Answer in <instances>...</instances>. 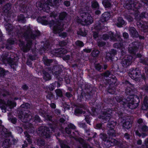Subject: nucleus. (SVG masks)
<instances>
[{
  "mask_svg": "<svg viewBox=\"0 0 148 148\" xmlns=\"http://www.w3.org/2000/svg\"><path fill=\"white\" fill-rule=\"evenodd\" d=\"M50 26L53 28V32L55 34H59V36L62 38H64L67 36L65 32H61L63 30V25L59 23H54L52 21L50 24Z\"/></svg>",
  "mask_w": 148,
  "mask_h": 148,
  "instance_id": "1",
  "label": "nucleus"
},
{
  "mask_svg": "<svg viewBox=\"0 0 148 148\" xmlns=\"http://www.w3.org/2000/svg\"><path fill=\"white\" fill-rule=\"evenodd\" d=\"M81 18L77 20V22L83 25H88L91 24L93 20L90 15L88 13L81 12L80 13Z\"/></svg>",
  "mask_w": 148,
  "mask_h": 148,
  "instance_id": "2",
  "label": "nucleus"
},
{
  "mask_svg": "<svg viewBox=\"0 0 148 148\" xmlns=\"http://www.w3.org/2000/svg\"><path fill=\"white\" fill-rule=\"evenodd\" d=\"M16 105L14 102L8 101L7 103L2 100H0V108L2 112H5L6 110H9V109L15 106Z\"/></svg>",
  "mask_w": 148,
  "mask_h": 148,
  "instance_id": "3",
  "label": "nucleus"
},
{
  "mask_svg": "<svg viewBox=\"0 0 148 148\" xmlns=\"http://www.w3.org/2000/svg\"><path fill=\"white\" fill-rule=\"evenodd\" d=\"M117 101L121 102V103L122 104L124 105H125L124 103H128L127 106L129 107V108L132 109H134L136 108L138 106V102H132L133 100H130L129 103L126 102V103H125L124 102L126 100L125 99H121V98L117 97L116 98Z\"/></svg>",
  "mask_w": 148,
  "mask_h": 148,
  "instance_id": "4",
  "label": "nucleus"
},
{
  "mask_svg": "<svg viewBox=\"0 0 148 148\" xmlns=\"http://www.w3.org/2000/svg\"><path fill=\"white\" fill-rule=\"evenodd\" d=\"M46 127H40L37 132V133L45 136L46 138L50 137V130H49Z\"/></svg>",
  "mask_w": 148,
  "mask_h": 148,
  "instance_id": "5",
  "label": "nucleus"
},
{
  "mask_svg": "<svg viewBox=\"0 0 148 148\" xmlns=\"http://www.w3.org/2000/svg\"><path fill=\"white\" fill-rule=\"evenodd\" d=\"M132 57L130 56H127L124 60H123L122 64L123 67H126L129 66L131 63V60Z\"/></svg>",
  "mask_w": 148,
  "mask_h": 148,
  "instance_id": "6",
  "label": "nucleus"
},
{
  "mask_svg": "<svg viewBox=\"0 0 148 148\" xmlns=\"http://www.w3.org/2000/svg\"><path fill=\"white\" fill-rule=\"evenodd\" d=\"M141 130L142 131L141 135L138 132H136V135L139 136H142L143 137L147 136L148 134V128L146 126H144L142 128Z\"/></svg>",
  "mask_w": 148,
  "mask_h": 148,
  "instance_id": "7",
  "label": "nucleus"
},
{
  "mask_svg": "<svg viewBox=\"0 0 148 148\" xmlns=\"http://www.w3.org/2000/svg\"><path fill=\"white\" fill-rule=\"evenodd\" d=\"M138 73L136 70H133L129 75L132 79L137 80H138V78L140 77Z\"/></svg>",
  "mask_w": 148,
  "mask_h": 148,
  "instance_id": "8",
  "label": "nucleus"
},
{
  "mask_svg": "<svg viewBox=\"0 0 148 148\" xmlns=\"http://www.w3.org/2000/svg\"><path fill=\"white\" fill-rule=\"evenodd\" d=\"M110 13L108 12H104L102 15V20L103 21H107L110 18Z\"/></svg>",
  "mask_w": 148,
  "mask_h": 148,
  "instance_id": "9",
  "label": "nucleus"
},
{
  "mask_svg": "<svg viewBox=\"0 0 148 148\" xmlns=\"http://www.w3.org/2000/svg\"><path fill=\"white\" fill-rule=\"evenodd\" d=\"M109 34L111 40L113 41L120 40V38L119 36H116L114 38V37L113 36V34L112 32H110Z\"/></svg>",
  "mask_w": 148,
  "mask_h": 148,
  "instance_id": "10",
  "label": "nucleus"
},
{
  "mask_svg": "<svg viewBox=\"0 0 148 148\" xmlns=\"http://www.w3.org/2000/svg\"><path fill=\"white\" fill-rule=\"evenodd\" d=\"M125 22L121 18H118L116 25L119 27H121L122 25L125 24Z\"/></svg>",
  "mask_w": 148,
  "mask_h": 148,
  "instance_id": "11",
  "label": "nucleus"
},
{
  "mask_svg": "<svg viewBox=\"0 0 148 148\" xmlns=\"http://www.w3.org/2000/svg\"><path fill=\"white\" fill-rule=\"evenodd\" d=\"M117 143L118 142L116 140L112 139L111 141H107L106 142V144L109 147L110 146H113L114 145H117L118 144Z\"/></svg>",
  "mask_w": 148,
  "mask_h": 148,
  "instance_id": "12",
  "label": "nucleus"
},
{
  "mask_svg": "<svg viewBox=\"0 0 148 148\" xmlns=\"http://www.w3.org/2000/svg\"><path fill=\"white\" fill-rule=\"evenodd\" d=\"M11 143L9 142V138L6 139L3 142V147H8L11 145Z\"/></svg>",
  "mask_w": 148,
  "mask_h": 148,
  "instance_id": "13",
  "label": "nucleus"
},
{
  "mask_svg": "<svg viewBox=\"0 0 148 148\" xmlns=\"http://www.w3.org/2000/svg\"><path fill=\"white\" fill-rule=\"evenodd\" d=\"M14 60L13 58H12V59L11 58L8 57L4 59L3 62L5 64L6 63H12L14 62Z\"/></svg>",
  "mask_w": 148,
  "mask_h": 148,
  "instance_id": "14",
  "label": "nucleus"
},
{
  "mask_svg": "<svg viewBox=\"0 0 148 148\" xmlns=\"http://www.w3.org/2000/svg\"><path fill=\"white\" fill-rule=\"evenodd\" d=\"M123 126L124 128L128 129L132 126V125L130 122L126 121L123 123Z\"/></svg>",
  "mask_w": 148,
  "mask_h": 148,
  "instance_id": "15",
  "label": "nucleus"
},
{
  "mask_svg": "<svg viewBox=\"0 0 148 148\" xmlns=\"http://www.w3.org/2000/svg\"><path fill=\"white\" fill-rule=\"evenodd\" d=\"M130 32L134 36H136L138 34V32L134 27H132L130 30Z\"/></svg>",
  "mask_w": 148,
  "mask_h": 148,
  "instance_id": "16",
  "label": "nucleus"
},
{
  "mask_svg": "<svg viewBox=\"0 0 148 148\" xmlns=\"http://www.w3.org/2000/svg\"><path fill=\"white\" fill-rule=\"evenodd\" d=\"M10 5L8 4L4 6L3 8V10L5 12H7L10 9Z\"/></svg>",
  "mask_w": 148,
  "mask_h": 148,
  "instance_id": "17",
  "label": "nucleus"
},
{
  "mask_svg": "<svg viewBox=\"0 0 148 148\" xmlns=\"http://www.w3.org/2000/svg\"><path fill=\"white\" fill-rule=\"evenodd\" d=\"M5 27L7 30H11L12 29L11 25L8 23H7L5 25Z\"/></svg>",
  "mask_w": 148,
  "mask_h": 148,
  "instance_id": "18",
  "label": "nucleus"
},
{
  "mask_svg": "<svg viewBox=\"0 0 148 148\" xmlns=\"http://www.w3.org/2000/svg\"><path fill=\"white\" fill-rule=\"evenodd\" d=\"M51 77L49 74L48 73H47L44 74V78L46 80L50 79Z\"/></svg>",
  "mask_w": 148,
  "mask_h": 148,
  "instance_id": "19",
  "label": "nucleus"
},
{
  "mask_svg": "<svg viewBox=\"0 0 148 148\" xmlns=\"http://www.w3.org/2000/svg\"><path fill=\"white\" fill-rule=\"evenodd\" d=\"M92 6L93 8H99V5L97 2H92Z\"/></svg>",
  "mask_w": 148,
  "mask_h": 148,
  "instance_id": "20",
  "label": "nucleus"
},
{
  "mask_svg": "<svg viewBox=\"0 0 148 148\" xmlns=\"http://www.w3.org/2000/svg\"><path fill=\"white\" fill-rule=\"evenodd\" d=\"M103 5L104 6L105 8H108L110 7L111 4L110 3L108 2L103 1Z\"/></svg>",
  "mask_w": 148,
  "mask_h": 148,
  "instance_id": "21",
  "label": "nucleus"
},
{
  "mask_svg": "<svg viewBox=\"0 0 148 148\" xmlns=\"http://www.w3.org/2000/svg\"><path fill=\"white\" fill-rule=\"evenodd\" d=\"M99 51L97 50H95L92 52V55L93 57L97 56L99 53Z\"/></svg>",
  "mask_w": 148,
  "mask_h": 148,
  "instance_id": "22",
  "label": "nucleus"
},
{
  "mask_svg": "<svg viewBox=\"0 0 148 148\" xmlns=\"http://www.w3.org/2000/svg\"><path fill=\"white\" fill-rule=\"evenodd\" d=\"M66 14L65 12L61 13L59 16V18L60 19H63L66 16Z\"/></svg>",
  "mask_w": 148,
  "mask_h": 148,
  "instance_id": "23",
  "label": "nucleus"
},
{
  "mask_svg": "<svg viewBox=\"0 0 148 148\" xmlns=\"http://www.w3.org/2000/svg\"><path fill=\"white\" fill-rule=\"evenodd\" d=\"M30 105L28 103H26L23 104L21 106V108H28L29 107Z\"/></svg>",
  "mask_w": 148,
  "mask_h": 148,
  "instance_id": "24",
  "label": "nucleus"
},
{
  "mask_svg": "<svg viewBox=\"0 0 148 148\" xmlns=\"http://www.w3.org/2000/svg\"><path fill=\"white\" fill-rule=\"evenodd\" d=\"M39 146H42L44 145V141L42 140H38L37 142Z\"/></svg>",
  "mask_w": 148,
  "mask_h": 148,
  "instance_id": "25",
  "label": "nucleus"
},
{
  "mask_svg": "<svg viewBox=\"0 0 148 148\" xmlns=\"http://www.w3.org/2000/svg\"><path fill=\"white\" fill-rule=\"evenodd\" d=\"M25 134L27 138L26 139L28 141V142L30 143L31 142V140L30 139V136L28 134H27V133L26 132H25Z\"/></svg>",
  "mask_w": 148,
  "mask_h": 148,
  "instance_id": "26",
  "label": "nucleus"
},
{
  "mask_svg": "<svg viewBox=\"0 0 148 148\" xmlns=\"http://www.w3.org/2000/svg\"><path fill=\"white\" fill-rule=\"evenodd\" d=\"M56 92L58 96H61L62 95V93L60 90L59 89L56 90Z\"/></svg>",
  "mask_w": 148,
  "mask_h": 148,
  "instance_id": "27",
  "label": "nucleus"
},
{
  "mask_svg": "<svg viewBox=\"0 0 148 148\" xmlns=\"http://www.w3.org/2000/svg\"><path fill=\"white\" fill-rule=\"evenodd\" d=\"M76 44L77 45L82 47L84 46V44L82 42L80 41H77L76 42Z\"/></svg>",
  "mask_w": 148,
  "mask_h": 148,
  "instance_id": "28",
  "label": "nucleus"
},
{
  "mask_svg": "<svg viewBox=\"0 0 148 148\" xmlns=\"http://www.w3.org/2000/svg\"><path fill=\"white\" fill-rule=\"evenodd\" d=\"M52 61L51 60L46 59L44 60V62L45 64L48 65H49L50 63Z\"/></svg>",
  "mask_w": 148,
  "mask_h": 148,
  "instance_id": "29",
  "label": "nucleus"
},
{
  "mask_svg": "<svg viewBox=\"0 0 148 148\" xmlns=\"http://www.w3.org/2000/svg\"><path fill=\"white\" fill-rule=\"evenodd\" d=\"M78 113H84V112L82 111V110L77 109L75 110V114H76Z\"/></svg>",
  "mask_w": 148,
  "mask_h": 148,
  "instance_id": "30",
  "label": "nucleus"
},
{
  "mask_svg": "<svg viewBox=\"0 0 148 148\" xmlns=\"http://www.w3.org/2000/svg\"><path fill=\"white\" fill-rule=\"evenodd\" d=\"M31 43L30 42L29 43H28L27 45L26 48L25 49H24V50L25 51H27V50L29 49Z\"/></svg>",
  "mask_w": 148,
  "mask_h": 148,
  "instance_id": "31",
  "label": "nucleus"
},
{
  "mask_svg": "<svg viewBox=\"0 0 148 148\" xmlns=\"http://www.w3.org/2000/svg\"><path fill=\"white\" fill-rule=\"evenodd\" d=\"M111 56H112V54H111L110 53H108L107 54L106 58L107 59H110L111 60L112 59Z\"/></svg>",
  "mask_w": 148,
  "mask_h": 148,
  "instance_id": "32",
  "label": "nucleus"
},
{
  "mask_svg": "<svg viewBox=\"0 0 148 148\" xmlns=\"http://www.w3.org/2000/svg\"><path fill=\"white\" fill-rule=\"evenodd\" d=\"M104 116L103 117H104V119H107L108 120V119H109V117L110 116V114H107L106 113L104 114Z\"/></svg>",
  "mask_w": 148,
  "mask_h": 148,
  "instance_id": "33",
  "label": "nucleus"
},
{
  "mask_svg": "<svg viewBox=\"0 0 148 148\" xmlns=\"http://www.w3.org/2000/svg\"><path fill=\"white\" fill-rule=\"evenodd\" d=\"M96 69L98 71H99L101 68V66L99 64H97L95 66Z\"/></svg>",
  "mask_w": 148,
  "mask_h": 148,
  "instance_id": "34",
  "label": "nucleus"
},
{
  "mask_svg": "<svg viewBox=\"0 0 148 148\" xmlns=\"http://www.w3.org/2000/svg\"><path fill=\"white\" fill-rule=\"evenodd\" d=\"M131 5L130 4H125L124 5V6L125 8H126L128 9H130Z\"/></svg>",
  "mask_w": 148,
  "mask_h": 148,
  "instance_id": "35",
  "label": "nucleus"
},
{
  "mask_svg": "<svg viewBox=\"0 0 148 148\" xmlns=\"http://www.w3.org/2000/svg\"><path fill=\"white\" fill-rule=\"evenodd\" d=\"M68 126V127L70 128L74 129L75 128V126L71 124L69 125Z\"/></svg>",
  "mask_w": 148,
  "mask_h": 148,
  "instance_id": "36",
  "label": "nucleus"
},
{
  "mask_svg": "<svg viewBox=\"0 0 148 148\" xmlns=\"http://www.w3.org/2000/svg\"><path fill=\"white\" fill-rule=\"evenodd\" d=\"M68 126V127L70 128L74 129L75 128V126L71 124L69 125Z\"/></svg>",
  "mask_w": 148,
  "mask_h": 148,
  "instance_id": "37",
  "label": "nucleus"
},
{
  "mask_svg": "<svg viewBox=\"0 0 148 148\" xmlns=\"http://www.w3.org/2000/svg\"><path fill=\"white\" fill-rule=\"evenodd\" d=\"M123 37L125 38H127L128 37V34L126 33H124L123 34Z\"/></svg>",
  "mask_w": 148,
  "mask_h": 148,
  "instance_id": "38",
  "label": "nucleus"
},
{
  "mask_svg": "<svg viewBox=\"0 0 148 148\" xmlns=\"http://www.w3.org/2000/svg\"><path fill=\"white\" fill-rule=\"evenodd\" d=\"M17 130H18V133H21L23 132L22 129L19 127H18L17 128Z\"/></svg>",
  "mask_w": 148,
  "mask_h": 148,
  "instance_id": "39",
  "label": "nucleus"
},
{
  "mask_svg": "<svg viewBox=\"0 0 148 148\" xmlns=\"http://www.w3.org/2000/svg\"><path fill=\"white\" fill-rule=\"evenodd\" d=\"M64 4L66 6H69L70 5V2L68 1H65L64 2Z\"/></svg>",
  "mask_w": 148,
  "mask_h": 148,
  "instance_id": "40",
  "label": "nucleus"
},
{
  "mask_svg": "<svg viewBox=\"0 0 148 148\" xmlns=\"http://www.w3.org/2000/svg\"><path fill=\"white\" fill-rule=\"evenodd\" d=\"M11 121L13 123H15L16 122V119L15 118H13L11 119Z\"/></svg>",
  "mask_w": 148,
  "mask_h": 148,
  "instance_id": "41",
  "label": "nucleus"
},
{
  "mask_svg": "<svg viewBox=\"0 0 148 148\" xmlns=\"http://www.w3.org/2000/svg\"><path fill=\"white\" fill-rule=\"evenodd\" d=\"M108 36H108V35L107 34H104L103 35V38L104 40H106L109 38Z\"/></svg>",
  "mask_w": 148,
  "mask_h": 148,
  "instance_id": "42",
  "label": "nucleus"
},
{
  "mask_svg": "<svg viewBox=\"0 0 148 148\" xmlns=\"http://www.w3.org/2000/svg\"><path fill=\"white\" fill-rule=\"evenodd\" d=\"M101 126V124H97L96 126V129H99Z\"/></svg>",
  "mask_w": 148,
  "mask_h": 148,
  "instance_id": "43",
  "label": "nucleus"
},
{
  "mask_svg": "<svg viewBox=\"0 0 148 148\" xmlns=\"http://www.w3.org/2000/svg\"><path fill=\"white\" fill-rule=\"evenodd\" d=\"M65 130L67 134H69L71 133V130L70 129L66 128L65 129Z\"/></svg>",
  "mask_w": 148,
  "mask_h": 148,
  "instance_id": "44",
  "label": "nucleus"
},
{
  "mask_svg": "<svg viewBox=\"0 0 148 148\" xmlns=\"http://www.w3.org/2000/svg\"><path fill=\"white\" fill-rule=\"evenodd\" d=\"M50 106L51 107L53 108H56V105L53 103H52L51 104Z\"/></svg>",
  "mask_w": 148,
  "mask_h": 148,
  "instance_id": "45",
  "label": "nucleus"
},
{
  "mask_svg": "<svg viewBox=\"0 0 148 148\" xmlns=\"http://www.w3.org/2000/svg\"><path fill=\"white\" fill-rule=\"evenodd\" d=\"M93 36L95 38H96L98 36V34L97 33L95 32L94 33Z\"/></svg>",
  "mask_w": 148,
  "mask_h": 148,
  "instance_id": "46",
  "label": "nucleus"
},
{
  "mask_svg": "<svg viewBox=\"0 0 148 148\" xmlns=\"http://www.w3.org/2000/svg\"><path fill=\"white\" fill-rule=\"evenodd\" d=\"M110 74V73L108 71L104 73V76H105L106 77H108L109 76Z\"/></svg>",
  "mask_w": 148,
  "mask_h": 148,
  "instance_id": "47",
  "label": "nucleus"
},
{
  "mask_svg": "<svg viewBox=\"0 0 148 148\" xmlns=\"http://www.w3.org/2000/svg\"><path fill=\"white\" fill-rule=\"evenodd\" d=\"M62 148H69V147L66 145H61Z\"/></svg>",
  "mask_w": 148,
  "mask_h": 148,
  "instance_id": "48",
  "label": "nucleus"
},
{
  "mask_svg": "<svg viewBox=\"0 0 148 148\" xmlns=\"http://www.w3.org/2000/svg\"><path fill=\"white\" fill-rule=\"evenodd\" d=\"M43 24L44 25H47L48 23V22L46 21H44L42 22Z\"/></svg>",
  "mask_w": 148,
  "mask_h": 148,
  "instance_id": "49",
  "label": "nucleus"
},
{
  "mask_svg": "<svg viewBox=\"0 0 148 148\" xmlns=\"http://www.w3.org/2000/svg\"><path fill=\"white\" fill-rule=\"evenodd\" d=\"M50 16L51 17H55L56 14H55V13H52L50 15Z\"/></svg>",
  "mask_w": 148,
  "mask_h": 148,
  "instance_id": "50",
  "label": "nucleus"
},
{
  "mask_svg": "<svg viewBox=\"0 0 148 148\" xmlns=\"http://www.w3.org/2000/svg\"><path fill=\"white\" fill-rule=\"evenodd\" d=\"M40 120V119L39 117V116H36V117H35V120L36 121H39Z\"/></svg>",
  "mask_w": 148,
  "mask_h": 148,
  "instance_id": "51",
  "label": "nucleus"
},
{
  "mask_svg": "<svg viewBox=\"0 0 148 148\" xmlns=\"http://www.w3.org/2000/svg\"><path fill=\"white\" fill-rule=\"evenodd\" d=\"M84 51L86 53H89L91 51V50L90 49H86L84 50Z\"/></svg>",
  "mask_w": 148,
  "mask_h": 148,
  "instance_id": "52",
  "label": "nucleus"
},
{
  "mask_svg": "<svg viewBox=\"0 0 148 148\" xmlns=\"http://www.w3.org/2000/svg\"><path fill=\"white\" fill-rule=\"evenodd\" d=\"M137 25L138 26V27H141L142 26V25L141 24H140V23L139 22H138L137 23Z\"/></svg>",
  "mask_w": 148,
  "mask_h": 148,
  "instance_id": "53",
  "label": "nucleus"
},
{
  "mask_svg": "<svg viewBox=\"0 0 148 148\" xmlns=\"http://www.w3.org/2000/svg\"><path fill=\"white\" fill-rule=\"evenodd\" d=\"M80 35L83 36H85L86 35V32L83 33V32H81L80 34Z\"/></svg>",
  "mask_w": 148,
  "mask_h": 148,
  "instance_id": "54",
  "label": "nucleus"
},
{
  "mask_svg": "<svg viewBox=\"0 0 148 148\" xmlns=\"http://www.w3.org/2000/svg\"><path fill=\"white\" fill-rule=\"evenodd\" d=\"M143 122L142 119H139L138 120V123H141Z\"/></svg>",
  "mask_w": 148,
  "mask_h": 148,
  "instance_id": "55",
  "label": "nucleus"
},
{
  "mask_svg": "<svg viewBox=\"0 0 148 148\" xmlns=\"http://www.w3.org/2000/svg\"><path fill=\"white\" fill-rule=\"evenodd\" d=\"M22 87L24 89L26 90L27 89V86L26 85H23Z\"/></svg>",
  "mask_w": 148,
  "mask_h": 148,
  "instance_id": "56",
  "label": "nucleus"
},
{
  "mask_svg": "<svg viewBox=\"0 0 148 148\" xmlns=\"http://www.w3.org/2000/svg\"><path fill=\"white\" fill-rule=\"evenodd\" d=\"M66 95L68 97H70L71 96V95L69 93H66Z\"/></svg>",
  "mask_w": 148,
  "mask_h": 148,
  "instance_id": "57",
  "label": "nucleus"
},
{
  "mask_svg": "<svg viewBox=\"0 0 148 148\" xmlns=\"http://www.w3.org/2000/svg\"><path fill=\"white\" fill-rule=\"evenodd\" d=\"M95 13L96 14H99L100 13V12L99 10H97L95 11Z\"/></svg>",
  "mask_w": 148,
  "mask_h": 148,
  "instance_id": "58",
  "label": "nucleus"
},
{
  "mask_svg": "<svg viewBox=\"0 0 148 148\" xmlns=\"http://www.w3.org/2000/svg\"><path fill=\"white\" fill-rule=\"evenodd\" d=\"M134 49H132V50H131L130 49H129V51L131 53H133L134 52Z\"/></svg>",
  "mask_w": 148,
  "mask_h": 148,
  "instance_id": "59",
  "label": "nucleus"
},
{
  "mask_svg": "<svg viewBox=\"0 0 148 148\" xmlns=\"http://www.w3.org/2000/svg\"><path fill=\"white\" fill-rule=\"evenodd\" d=\"M142 143V141L140 140H139L137 141V143L139 145H140Z\"/></svg>",
  "mask_w": 148,
  "mask_h": 148,
  "instance_id": "60",
  "label": "nucleus"
},
{
  "mask_svg": "<svg viewBox=\"0 0 148 148\" xmlns=\"http://www.w3.org/2000/svg\"><path fill=\"white\" fill-rule=\"evenodd\" d=\"M60 121L61 122H63L64 121V119L63 118L60 119Z\"/></svg>",
  "mask_w": 148,
  "mask_h": 148,
  "instance_id": "61",
  "label": "nucleus"
},
{
  "mask_svg": "<svg viewBox=\"0 0 148 148\" xmlns=\"http://www.w3.org/2000/svg\"><path fill=\"white\" fill-rule=\"evenodd\" d=\"M98 44L99 46L101 47L103 45L105 44L104 43H101V44H100L99 43Z\"/></svg>",
  "mask_w": 148,
  "mask_h": 148,
  "instance_id": "62",
  "label": "nucleus"
},
{
  "mask_svg": "<svg viewBox=\"0 0 148 148\" xmlns=\"http://www.w3.org/2000/svg\"><path fill=\"white\" fill-rule=\"evenodd\" d=\"M110 131H111V133H109L110 135H113L112 134V133H113V132H114V130L112 129H111L110 130Z\"/></svg>",
  "mask_w": 148,
  "mask_h": 148,
  "instance_id": "63",
  "label": "nucleus"
},
{
  "mask_svg": "<svg viewBox=\"0 0 148 148\" xmlns=\"http://www.w3.org/2000/svg\"><path fill=\"white\" fill-rule=\"evenodd\" d=\"M127 19H128V21L130 22V21H132L133 20V18H127Z\"/></svg>",
  "mask_w": 148,
  "mask_h": 148,
  "instance_id": "64",
  "label": "nucleus"
}]
</instances>
